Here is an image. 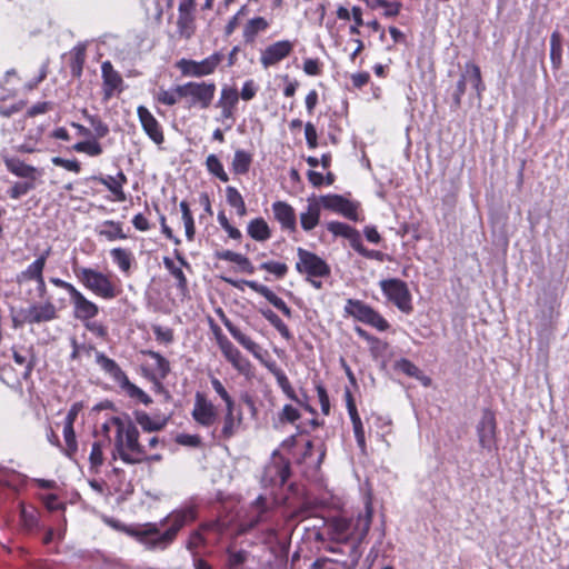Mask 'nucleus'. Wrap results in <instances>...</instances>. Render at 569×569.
I'll use <instances>...</instances> for the list:
<instances>
[{"label":"nucleus","instance_id":"nucleus-22","mask_svg":"<svg viewBox=\"0 0 569 569\" xmlns=\"http://www.w3.org/2000/svg\"><path fill=\"white\" fill-rule=\"evenodd\" d=\"M272 211L282 229L295 231L297 228L295 209L284 201H276L272 204Z\"/></svg>","mask_w":569,"mask_h":569},{"label":"nucleus","instance_id":"nucleus-10","mask_svg":"<svg viewBox=\"0 0 569 569\" xmlns=\"http://www.w3.org/2000/svg\"><path fill=\"white\" fill-rule=\"evenodd\" d=\"M290 476V461L274 451L272 460L266 466L261 482L264 487H282Z\"/></svg>","mask_w":569,"mask_h":569},{"label":"nucleus","instance_id":"nucleus-63","mask_svg":"<svg viewBox=\"0 0 569 569\" xmlns=\"http://www.w3.org/2000/svg\"><path fill=\"white\" fill-rule=\"evenodd\" d=\"M467 84V74H462L459 81L457 82L456 92L453 93V102L456 107H459L461 103V98L466 92Z\"/></svg>","mask_w":569,"mask_h":569},{"label":"nucleus","instance_id":"nucleus-3","mask_svg":"<svg viewBox=\"0 0 569 569\" xmlns=\"http://www.w3.org/2000/svg\"><path fill=\"white\" fill-rule=\"evenodd\" d=\"M370 525L371 510L368 509L365 515H359L355 526L347 518H332L327 525V531L329 537L336 542L346 543L356 536L360 543L368 535Z\"/></svg>","mask_w":569,"mask_h":569},{"label":"nucleus","instance_id":"nucleus-64","mask_svg":"<svg viewBox=\"0 0 569 569\" xmlns=\"http://www.w3.org/2000/svg\"><path fill=\"white\" fill-rule=\"evenodd\" d=\"M303 71L309 76H318L321 71L318 59H306L303 61Z\"/></svg>","mask_w":569,"mask_h":569},{"label":"nucleus","instance_id":"nucleus-19","mask_svg":"<svg viewBox=\"0 0 569 569\" xmlns=\"http://www.w3.org/2000/svg\"><path fill=\"white\" fill-rule=\"evenodd\" d=\"M23 321L28 323H41L54 320L57 316V308L52 302L44 305H32L22 311Z\"/></svg>","mask_w":569,"mask_h":569},{"label":"nucleus","instance_id":"nucleus-31","mask_svg":"<svg viewBox=\"0 0 569 569\" xmlns=\"http://www.w3.org/2000/svg\"><path fill=\"white\" fill-rule=\"evenodd\" d=\"M248 234L257 241H266L271 237L268 223L262 218L251 220L247 228Z\"/></svg>","mask_w":569,"mask_h":569},{"label":"nucleus","instance_id":"nucleus-45","mask_svg":"<svg viewBox=\"0 0 569 569\" xmlns=\"http://www.w3.org/2000/svg\"><path fill=\"white\" fill-rule=\"evenodd\" d=\"M163 264H164L166 269L177 279V281H178L177 287L180 290H186L187 289V278H186L183 271L180 268L176 267L174 262L168 257L163 258Z\"/></svg>","mask_w":569,"mask_h":569},{"label":"nucleus","instance_id":"nucleus-5","mask_svg":"<svg viewBox=\"0 0 569 569\" xmlns=\"http://www.w3.org/2000/svg\"><path fill=\"white\" fill-rule=\"evenodd\" d=\"M213 82L190 81L178 86V93L186 100L189 108L207 109L211 106L216 94Z\"/></svg>","mask_w":569,"mask_h":569},{"label":"nucleus","instance_id":"nucleus-25","mask_svg":"<svg viewBox=\"0 0 569 569\" xmlns=\"http://www.w3.org/2000/svg\"><path fill=\"white\" fill-rule=\"evenodd\" d=\"M223 321V325L226 326V328L228 329V331L230 332V335L244 348L247 349L249 352H251L253 355L254 358L259 359V360H262V355H261V351H262V348L257 343L254 342L253 340H251L248 336H246L244 333H242L237 327H234L230 320H228L227 318H223L222 319Z\"/></svg>","mask_w":569,"mask_h":569},{"label":"nucleus","instance_id":"nucleus-60","mask_svg":"<svg viewBox=\"0 0 569 569\" xmlns=\"http://www.w3.org/2000/svg\"><path fill=\"white\" fill-rule=\"evenodd\" d=\"M316 390H317V396H318V399H319V402L321 406V411L325 415H329L330 401H329V397H328L326 388L322 385H318L316 387Z\"/></svg>","mask_w":569,"mask_h":569},{"label":"nucleus","instance_id":"nucleus-21","mask_svg":"<svg viewBox=\"0 0 569 569\" xmlns=\"http://www.w3.org/2000/svg\"><path fill=\"white\" fill-rule=\"evenodd\" d=\"M244 284L248 286L251 290L264 297L274 308L280 310L286 317L290 318L292 312L291 309L287 306V303L279 298L271 289L267 286L258 283L253 280H246Z\"/></svg>","mask_w":569,"mask_h":569},{"label":"nucleus","instance_id":"nucleus-26","mask_svg":"<svg viewBox=\"0 0 569 569\" xmlns=\"http://www.w3.org/2000/svg\"><path fill=\"white\" fill-rule=\"evenodd\" d=\"M96 361L99 365V367L109 375L118 385H120L122 381H127V375L124 371L119 367V365L108 358L103 352L96 351Z\"/></svg>","mask_w":569,"mask_h":569},{"label":"nucleus","instance_id":"nucleus-58","mask_svg":"<svg viewBox=\"0 0 569 569\" xmlns=\"http://www.w3.org/2000/svg\"><path fill=\"white\" fill-rule=\"evenodd\" d=\"M148 355L150 358H152L156 361L157 369L164 377L170 370L169 361L164 357H162L159 352H156V351H149Z\"/></svg>","mask_w":569,"mask_h":569},{"label":"nucleus","instance_id":"nucleus-51","mask_svg":"<svg viewBox=\"0 0 569 569\" xmlns=\"http://www.w3.org/2000/svg\"><path fill=\"white\" fill-rule=\"evenodd\" d=\"M273 375L276 376L277 378V382L278 385L280 386V388L282 389V391L291 399V400H295L297 402H300L299 399L297 398L287 376L284 375V372L280 369H276L273 370Z\"/></svg>","mask_w":569,"mask_h":569},{"label":"nucleus","instance_id":"nucleus-9","mask_svg":"<svg viewBox=\"0 0 569 569\" xmlns=\"http://www.w3.org/2000/svg\"><path fill=\"white\" fill-rule=\"evenodd\" d=\"M383 295L405 313L412 311L411 293L405 281L400 279H386L380 281Z\"/></svg>","mask_w":569,"mask_h":569},{"label":"nucleus","instance_id":"nucleus-16","mask_svg":"<svg viewBox=\"0 0 569 569\" xmlns=\"http://www.w3.org/2000/svg\"><path fill=\"white\" fill-rule=\"evenodd\" d=\"M293 50V43L289 40L277 41L268 46L261 53L260 62L264 68L279 63Z\"/></svg>","mask_w":569,"mask_h":569},{"label":"nucleus","instance_id":"nucleus-57","mask_svg":"<svg viewBox=\"0 0 569 569\" xmlns=\"http://www.w3.org/2000/svg\"><path fill=\"white\" fill-rule=\"evenodd\" d=\"M210 382H211L213 390L224 401L226 406H230V405L234 403V401L232 400V398L230 397V395L228 393V391L226 390V388L223 387V385L221 383V381L218 378L212 377Z\"/></svg>","mask_w":569,"mask_h":569},{"label":"nucleus","instance_id":"nucleus-2","mask_svg":"<svg viewBox=\"0 0 569 569\" xmlns=\"http://www.w3.org/2000/svg\"><path fill=\"white\" fill-rule=\"evenodd\" d=\"M111 422L117 427L113 459L118 456L127 465L143 462L147 459L146 450L139 442V430L133 422L120 417H112Z\"/></svg>","mask_w":569,"mask_h":569},{"label":"nucleus","instance_id":"nucleus-8","mask_svg":"<svg viewBox=\"0 0 569 569\" xmlns=\"http://www.w3.org/2000/svg\"><path fill=\"white\" fill-rule=\"evenodd\" d=\"M297 256L296 270L299 273L307 274L309 278H323L330 274L328 263L316 253L298 248Z\"/></svg>","mask_w":569,"mask_h":569},{"label":"nucleus","instance_id":"nucleus-38","mask_svg":"<svg viewBox=\"0 0 569 569\" xmlns=\"http://www.w3.org/2000/svg\"><path fill=\"white\" fill-rule=\"evenodd\" d=\"M465 74H467V82L472 84L477 94L480 97L481 92L485 90L480 68L473 63H467Z\"/></svg>","mask_w":569,"mask_h":569},{"label":"nucleus","instance_id":"nucleus-24","mask_svg":"<svg viewBox=\"0 0 569 569\" xmlns=\"http://www.w3.org/2000/svg\"><path fill=\"white\" fill-rule=\"evenodd\" d=\"M3 161L7 169L17 177L27 180H36L37 176L41 174L40 170L36 167L27 164L16 157H4Z\"/></svg>","mask_w":569,"mask_h":569},{"label":"nucleus","instance_id":"nucleus-48","mask_svg":"<svg viewBox=\"0 0 569 569\" xmlns=\"http://www.w3.org/2000/svg\"><path fill=\"white\" fill-rule=\"evenodd\" d=\"M157 100L166 106H174L182 97L178 93V86L171 90L160 89L157 93Z\"/></svg>","mask_w":569,"mask_h":569},{"label":"nucleus","instance_id":"nucleus-18","mask_svg":"<svg viewBox=\"0 0 569 569\" xmlns=\"http://www.w3.org/2000/svg\"><path fill=\"white\" fill-rule=\"evenodd\" d=\"M70 301L73 306V316L80 321H88L99 313V307L79 290L70 297Z\"/></svg>","mask_w":569,"mask_h":569},{"label":"nucleus","instance_id":"nucleus-52","mask_svg":"<svg viewBox=\"0 0 569 569\" xmlns=\"http://www.w3.org/2000/svg\"><path fill=\"white\" fill-rule=\"evenodd\" d=\"M259 268L261 270H266V271L274 274L279 279L283 278L288 272V266L286 263L277 262V261L262 262Z\"/></svg>","mask_w":569,"mask_h":569},{"label":"nucleus","instance_id":"nucleus-4","mask_svg":"<svg viewBox=\"0 0 569 569\" xmlns=\"http://www.w3.org/2000/svg\"><path fill=\"white\" fill-rule=\"evenodd\" d=\"M73 272L79 282L98 297L110 300L120 293L111 279L96 269L73 267Z\"/></svg>","mask_w":569,"mask_h":569},{"label":"nucleus","instance_id":"nucleus-29","mask_svg":"<svg viewBox=\"0 0 569 569\" xmlns=\"http://www.w3.org/2000/svg\"><path fill=\"white\" fill-rule=\"evenodd\" d=\"M320 219V206L318 201L308 203L307 211L300 214L301 227L306 231L312 230Z\"/></svg>","mask_w":569,"mask_h":569},{"label":"nucleus","instance_id":"nucleus-17","mask_svg":"<svg viewBox=\"0 0 569 569\" xmlns=\"http://www.w3.org/2000/svg\"><path fill=\"white\" fill-rule=\"evenodd\" d=\"M137 114L141 127L146 134L156 143L161 144L164 141L163 131L159 121L154 116L143 106H139Z\"/></svg>","mask_w":569,"mask_h":569},{"label":"nucleus","instance_id":"nucleus-41","mask_svg":"<svg viewBox=\"0 0 569 569\" xmlns=\"http://www.w3.org/2000/svg\"><path fill=\"white\" fill-rule=\"evenodd\" d=\"M119 386L126 390L129 397L138 399L143 405L148 406L152 402L151 397L148 393H146L142 389H140L138 386L130 382L128 378L127 381H122Z\"/></svg>","mask_w":569,"mask_h":569},{"label":"nucleus","instance_id":"nucleus-61","mask_svg":"<svg viewBox=\"0 0 569 569\" xmlns=\"http://www.w3.org/2000/svg\"><path fill=\"white\" fill-rule=\"evenodd\" d=\"M300 418L299 411L291 405H286L280 413V420L287 422H295Z\"/></svg>","mask_w":569,"mask_h":569},{"label":"nucleus","instance_id":"nucleus-46","mask_svg":"<svg viewBox=\"0 0 569 569\" xmlns=\"http://www.w3.org/2000/svg\"><path fill=\"white\" fill-rule=\"evenodd\" d=\"M63 437L67 446L64 453L68 457H72L78 449L73 426L64 425Z\"/></svg>","mask_w":569,"mask_h":569},{"label":"nucleus","instance_id":"nucleus-32","mask_svg":"<svg viewBox=\"0 0 569 569\" xmlns=\"http://www.w3.org/2000/svg\"><path fill=\"white\" fill-rule=\"evenodd\" d=\"M226 199L229 206L236 209L239 217H244L247 214L244 200L234 187L228 186L226 188Z\"/></svg>","mask_w":569,"mask_h":569},{"label":"nucleus","instance_id":"nucleus-28","mask_svg":"<svg viewBox=\"0 0 569 569\" xmlns=\"http://www.w3.org/2000/svg\"><path fill=\"white\" fill-rule=\"evenodd\" d=\"M20 521L27 532L40 528L39 512L33 507H27L23 503L20 505Z\"/></svg>","mask_w":569,"mask_h":569},{"label":"nucleus","instance_id":"nucleus-59","mask_svg":"<svg viewBox=\"0 0 569 569\" xmlns=\"http://www.w3.org/2000/svg\"><path fill=\"white\" fill-rule=\"evenodd\" d=\"M52 163L76 173H78L81 169L80 163L77 160H68L60 157L52 158Z\"/></svg>","mask_w":569,"mask_h":569},{"label":"nucleus","instance_id":"nucleus-15","mask_svg":"<svg viewBox=\"0 0 569 569\" xmlns=\"http://www.w3.org/2000/svg\"><path fill=\"white\" fill-rule=\"evenodd\" d=\"M318 203L325 209L339 212L348 219L357 220L356 204L340 194L321 196Z\"/></svg>","mask_w":569,"mask_h":569},{"label":"nucleus","instance_id":"nucleus-55","mask_svg":"<svg viewBox=\"0 0 569 569\" xmlns=\"http://www.w3.org/2000/svg\"><path fill=\"white\" fill-rule=\"evenodd\" d=\"M396 369L400 370L405 375L416 378V376H419L420 369L410 360L408 359H400L396 362Z\"/></svg>","mask_w":569,"mask_h":569},{"label":"nucleus","instance_id":"nucleus-6","mask_svg":"<svg viewBox=\"0 0 569 569\" xmlns=\"http://www.w3.org/2000/svg\"><path fill=\"white\" fill-rule=\"evenodd\" d=\"M223 58L222 53L214 52L201 61L181 59L176 66L184 77L201 78L212 74Z\"/></svg>","mask_w":569,"mask_h":569},{"label":"nucleus","instance_id":"nucleus-36","mask_svg":"<svg viewBox=\"0 0 569 569\" xmlns=\"http://www.w3.org/2000/svg\"><path fill=\"white\" fill-rule=\"evenodd\" d=\"M136 420L144 431L153 432L162 430L167 423V420H154L148 413L139 411L136 412Z\"/></svg>","mask_w":569,"mask_h":569},{"label":"nucleus","instance_id":"nucleus-20","mask_svg":"<svg viewBox=\"0 0 569 569\" xmlns=\"http://www.w3.org/2000/svg\"><path fill=\"white\" fill-rule=\"evenodd\" d=\"M101 72L103 79V99L109 100L116 91H122L123 80L120 73L113 69L110 61L102 63Z\"/></svg>","mask_w":569,"mask_h":569},{"label":"nucleus","instance_id":"nucleus-35","mask_svg":"<svg viewBox=\"0 0 569 569\" xmlns=\"http://www.w3.org/2000/svg\"><path fill=\"white\" fill-rule=\"evenodd\" d=\"M110 256L122 272H129L133 259L132 253L129 250L114 248L110 251Z\"/></svg>","mask_w":569,"mask_h":569},{"label":"nucleus","instance_id":"nucleus-23","mask_svg":"<svg viewBox=\"0 0 569 569\" xmlns=\"http://www.w3.org/2000/svg\"><path fill=\"white\" fill-rule=\"evenodd\" d=\"M242 412H234V403L230 406H226V412L222 421V429L220 432V438L227 440L232 438L239 430L240 425L242 423Z\"/></svg>","mask_w":569,"mask_h":569},{"label":"nucleus","instance_id":"nucleus-39","mask_svg":"<svg viewBox=\"0 0 569 569\" xmlns=\"http://www.w3.org/2000/svg\"><path fill=\"white\" fill-rule=\"evenodd\" d=\"M261 315L279 331L286 340L292 339V335L287 325L271 310H261Z\"/></svg>","mask_w":569,"mask_h":569},{"label":"nucleus","instance_id":"nucleus-44","mask_svg":"<svg viewBox=\"0 0 569 569\" xmlns=\"http://www.w3.org/2000/svg\"><path fill=\"white\" fill-rule=\"evenodd\" d=\"M82 113L93 128L96 138H104L109 133V127L98 116L89 114L86 109Z\"/></svg>","mask_w":569,"mask_h":569},{"label":"nucleus","instance_id":"nucleus-56","mask_svg":"<svg viewBox=\"0 0 569 569\" xmlns=\"http://www.w3.org/2000/svg\"><path fill=\"white\" fill-rule=\"evenodd\" d=\"M152 332L156 339L160 342L171 343L173 341V331L170 328H163L159 325H153Z\"/></svg>","mask_w":569,"mask_h":569},{"label":"nucleus","instance_id":"nucleus-13","mask_svg":"<svg viewBox=\"0 0 569 569\" xmlns=\"http://www.w3.org/2000/svg\"><path fill=\"white\" fill-rule=\"evenodd\" d=\"M496 427L493 412L485 410L477 426V433L480 447L488 451L496 449Z\"/></svg>","mask_w":569,"mask_h":569},{"label":"nucleus","instance_id":"nucleus-34","mask_svg":"<svg viewBox=\"0 0 569 569\" xmlns=\"http://www.w3.org/2000/svg\"><path fill=\"white\" fill-rule=\"evenodd\" d=\"M43 258H37L24 271L18 276V282L27 280H37L43 276Z\"/></svg>","mask_w":569,"mask_h":569},{"label":"nucleus","instance_id":"nucleus-54","mask_svg":"<svg viewBox=\"0 0 569 569\" xmlns=\"http://www.w3.org/2000/svg\"><path fill=\"white\" fill-rule=\"evenodd\" d=\"M83 63H84V48L78 46L74 48V59L71 63V72L73 76H76V77L81 76Z\"/></svg>","mask_w":569,"mask_h":569},{"label":"nucleus","instance_id":"nucleus-30","mask_svg":"<svg viewBox=\"0 0 569 569\" xmlns=\"http://www.w3.org/2000/svg\"><path fill=\"white\" fill-rule=\"evenodd\" d=\"M216 257L219 260L237 263L241 268V270H243L248 273H253V271H254L253 266L251 264L249 259L247 257L242 256L241 253H237L231 250H222V251H218L216 253Z\"/></svg>","mask_w":569,"mask_h":569},{"label":"nucleus","instance_id":"nucleus-7","mask_svg":"<svg viewBox=\"0 0 569 569\" xmlns=\"http://www.w3.org/2000/svg\"><path fill=\"white\" fill-rule=\"evenodd\" d=\"M345 311L380 331H386L389 328L388 321L379 312L360 300L348 299Z\"/></svg>","mask_w":569,"mask_h":569},{"label":"nucleus","instance_id":"nucleus-27","mask_svg":"<svg viewBox=\"0 0 569 569\" xmlns=\"http://www.w3.org/2000/svg\"><path fill=\"white\" fill-rule=\"evenodd\" d=\"M269 22L263 17L250 19L243 28V39L247 43H252L259 32L267 30Z\"/></svg>","mask_w":569,"mask_h":569},{"label":"nucleus","instance_id":"nucleus-42","mask_svg":"<svg viewBox=\"0 0 569 569\" xmlns=\"http://www.w3.org/2000/svg\"><path fill=\"white\" fill-rule=\"evenodd\" d=\"M207 170L220 179L222 182H227L229 177L223 169L221 161L218 159L216 154H209L206 159Z\"/></svg>","mask_w":569,"mask_h":569},{"label":"nucleus","instance_id":"nucleus-12","mask_svg":"<svg viewBox=\"0 0 569 569\" xmlns=\"http://www.w3.org/2000/svg\"><path fill=\"white\" fill-rule=\"evenodd\" d=\"M217 340L222 355L232 365V367L240 375L246 377L251 376L252 365L246 357L242 356L239 349L236 348L233 343L224 336H219Z\"/></svg>","mask_w":569,"mask_h":569},{"label":"nucleus","instance_id":"nucleus-43","mask_svg":"<svg viewBox=\"0 0 569 569\" xmlns=\"http://www.w3.org/2000/svg\"><path fill=\"white\" fill-rule=\"evenodd\" d=\"M562 44L558 32H553L550 37V58L555 68L561 64Z\"/></svg>","mask_w":569,"mask_h":569},{"label":"nucleus","instance_id":"nucleus-33","mask_svg":"<svg viewBox=\"0 0 569 569\" xmlns=\"http://www.w3.org/2000/svg\"><path fill=\"white\" fill-rule=\"evenodd\" d=\"M252 156L244 150H236L232 160V170L237 174H246L251 166Z\"/></svg>","mask_w":569,"mask_h":569},{"label":"nucleus","instance_id":"nucleus-62","mask_svg":"<svg viewBox=\"0 0 569 569\" xmlns=\"http://www.w3.org/2000/svg\"><path fill=\"white\" fill-rule=\"evenodd\" d=\"M376 6L377 7H381V8L385 9L383 14L386 17H395L400 11V4L399 3L388 2L386 0H377Z\"/></svg>","mask_w":569,"mask_h":569},{"label":"nucleus","instance_id":"nucleus-1","mask_svg":"<svg viewBox=\"0 0 569 569\" xmlns=\"http://www.w3.org/2000/svg\"><path fill=\"white\" fill-rule=\"evenodd\" d=\"M197 519V509L186 506L173 510L160 523L148 522L138 528L130 529L129 533L148 549H166L176 539L178 532L188 523Z\"/></svg>","mask_w":569,"mask_h":569},{"label":"nucleus","instance_id":"nucleus-11","mask_svg":"<svg viewBox=\"0 0 569 569\" xmlns=\"http://www.w3.org/2000/svg\"><path fill=\"white\" fill-rule=\"evenodd\" d=\"M239 102V92L236 88L224 86L221 89L220 98L216 103L220 114L216 118L217 122L224 124L226 130H230L236 121V108Z\"/></svg>","mask_w":569,"mask_h":569},{"label":"nucleus","instance_id":"nucleus-40","mask_svg":"<svg viewBox=\"0 0 569 569\" xmlns=\"http://www.w3.org/2000/svg\"><path fill=\"white\" fill-rule=\"evenodd\" d=\"M102 229L99 233L106 237L108 240L126 239L127 236L122 232L121 224L119 222L107 220L102 223Z\"/></svg>","mask_w":569,"mask_h":569},{"label":"nucleus","instance_id":"nucleus-14","mask_svg":"<svg viewBox=\"0 0 569 569\" xmlns=\"http://www.w3.org/2000/svg\"><path fill=\"white\" fill-rule=\"evenodd\" d=\"M192 418L203 427L212 426L218 418L214 405L200 392L194 398Z\"/></svg>","mask_w":569,"mask_h":569},{"label":"nucleus","instance_id":"nucleus-49","mask_svg":"<svg viewBox=\"0 0 569 569\" xmlns=\"http://www.w3.org/2000/svg\"><path fill=\"white\" fill-rule=\"evenodd\" d=\"M249 557L246 550H228V567L229 569H240Z\"/></svg>","mask_w":569,"mask_h":569},{"label":"nucleus","instance_id":"nucleus-50","mask_svg":"<svg viewBox=\"0 0 569 569\" xmlns=\"http://www.w3.org/2000/svg\"><path fill=\"white\" fill-rule=\"evenodd\" d=\"M207 543V539L200 530H194L190 533L189 539L186 542V548L192 553V556H197V549Z\"/></svg>","mask_w":569,"mask_h":569},{"label":"nucleus","instance_id":"nucleus-53","mask_svg":"<svg viewBox=\"0 0 569 569\" xmlns=\"http://www.w3.org/2000/svg\"><path fill=\"white\" fill-rule=\"evenodd\" d=\"M327 229L335 236H341L346 239H349L351 234L356 231V229L350 227L349 224L338 221L329 222L327 224Z\"/></svg>","mask_w":569,"mask_h":569},{"label":"nucleus","instance_id":"nucleus-47","mask_svg":"<svg viewBox=\"0 0 569 569\" xmlns=\"http://www.w3.org/2000/svg\"><path fill=\"white\" fill-rule=\"evenodd\" d=\"M34 188V180H26L23 182H16L8 192L10 198L19 199L20 197L27 194L30 190H33Z\"/></svg>","mask_w":569,"mask_h":569},{"label":"nucleus","instance_id":"nucleus-37","mask_svg":"<svg viewBox=\"0 0 569 569\" xmlns=\"http://www.w3.org/2000/svg\"><path fill=\"white\" fill-rule=\"evenodd\" d=\"M94 180L99 181L101 184L108 188L110 192H112L116 197V200L122 202L127 199L123 189L121 188V182H117V179L112 176L107 177H93Z\"/></svg>","mask_w":569,"mask_h":569}]
</instances>
